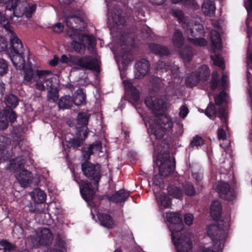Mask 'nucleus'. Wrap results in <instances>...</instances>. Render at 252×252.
Instances as JSON below:
<instances>
[{"label": "nucleus", "mask_w": 252, "mask_h": 252, "mask_svg": "<svg viewBox=\"0 0 252 252\" xmlns=\"http://www.w3.org/2000/svg\"><path fill=\"white\" fill-rule=\"evenodd\" d=\"M135 66L139 73L137 74L138 78L144 77L149 72L150 68L149 62L144 59L137 61Z\"/></svg>", "instance_id": "obj_16"}, {"label": "nucleus", "mask_w": 252, "mask_h": 252, "mask_svg": "<svg viewBox=\"0 0 252 252\" xmlns=\"http://www.w3.org/2000/svg\"><path fill=\"white\" fill-rule=\"evenodd\" d=\"M226 96L227 94L224 91L221 92L219 95L215 97L216 104L220 105L224 102H226Z\"/></svg>", "instance_id": "obj_48"}, {"label": "nucleus", "mask_w": 252, "mask_h": 252, "mask_svg": "<svg viewBox=\"0 0 252 252\" xmlns=\"http://www.w3.org/2000/svg\"><path fill=\"white\" fill-rule=\"evenodd\" d=\"M35 83V88L40 91H44L45 90V86L44 84V81L43 80V78H38L37 77L34 81Z\"/></svg>", "instance_id": "obj_54"}, {"label": "nucleus", "mask_w": 252, "mask_h": 252, "mask_svg": "<svg viewBox=\"0 0 252 252\" xmlns=\"http://www.w3.org/2000/svg\"><path fill=\"white\" fill-rule=\"evenodd\" d=\"M32 200L36 204H42L45 202L46 194L40 189H35L31 193Z\"/></svg>", "instance_id": "obj_26"}, {"label": "nucleus", "mask_w": 252, "mask_h": 252, "mask_svg": "<svg viewBox=\"0 0 252 252\" xmlns=\"http://www.w3.org/2000/svg\"><path fill=\"white\" fill-rule=\"evenodd\" d=\"M66 25L73 31H80L85 27V23L82 18L76 15H70L65 19Z\"/></svg>", "instance_id": "obj_12"}, {"label": "nucleus", "mask_w": 252, "mask_h": 252, "mask_svg": "<svg viewBox=\"0 0 252 252\" xmlns=\"http://www.w3.org/2000/svg\"><path fill=\"white\" fill-rule=\"evenodd\" d=\"M200 80V76L198 72L190 73L186 79V85L187 87H193L196 86Z\"/></svg>", "instance_id": "obj_29"}, {"label": "nucleus", "mask_w": 252, "mask_h": 252, "mask_svg": "<svg viewBox=\"0 0 252 252\" xmlns=\"http://www.w3.org/2000/svg\"><path fill=\"white\" fill-rule=\"evenodd\" d=\"M18 0H8L5 6V10L13 11V15L15 17H20L23 16V13L17 12V4Z\"/></svg>", "instance_id": "obj_39"}, {"label": "nucleus", "mask_w": 252, "mask_h": 252, "mask_svg": "<svg viewBox=\"0 0 252 252\" xmlns=\"http://www.w3.org/2000/svg\"><path fill=\"white\" fill-rule=\"evenodd\" d=\"M89 119V116H88L86 114L83 112H80L78 114L77 116V123L79 125H81L82 126H79L77 128L76 131H78L79 130H81L83 126H86L87 128V125L88 124V121Z\"/></svg>", "instance_id": "obj_36"}, {"label": "nucleus", "mask_w": 252, "mask_h": 252, "mask_svg": "<svg viewBox=\"0 0 252 252\" xmlns=\"http://www.w3.org/2000/svg\"><path fill=\"white\" fill-rule=\"evenodd\" d=\"M51 74V71L48 74H46L42 78L43 81H44V84L45 86V89L48 91L53 89L54 87H57V86L54 84V81H56V78L54 77L48 78V76Z\"/></svg>", "instance_id": "obj_41"}, {"label": "nucleus", "mask_w": 252, "mask_h": 252, "mask_svg": "<svg viewBox=\"0 0 252 252\" xmlns=\"http://www.w3.org/2000/svg\"><path fill=\"white\" fill-rule=\"evenodd\" d=\"M24 71V80L23 83L24 84L32 83L37 77L43 78L46 74H49L50 71L47 70H34L32 68H24L22 69Z\"/></svg>", "instance_id": "obj_8"}, {"label": "nucleus", "mask_w": 252, "mask_h": 252, "mask_svg": "<svg viewBox=\"0 0 252 252\" xmlns=\"http://www.w3.org/2000/svg\"><path fill=\"white\" fill-rule=\"evenodd\" d=\"M8 70L7 62L3 59L0 58V76H3L6 74Z\"/></svg>", "instance_id": "obj_49"}, {"label": "nucleus", "mask_w": 252, "mask_h": 252, "mask_svg": "<svg viewBox=\"0 0 252 252\" xmlns=\"http://www.w3.org/2000/svg\"><path fill=\"white\" fill-rule=\"evenodd\" d=\"M173 15L179 20H182L184 17L183 11L179 9H175L173 11Z\"/></svg>", "instance_id": "obj_64"}, {"label": "nucleus", "mask_w": 252, "mask_h": 252, "mask_svg": "<svg viewBox=\"0 0 252 252\" xmlns=\"http://www.w3.org/2000/svg\"><path fill=\"white\" fill-rule=\"evenodd\" d=\"M172 41L176 48L180 49L184 44L185 38L180 29H176L173 33Z\"/></svg>", "instance_id": "obj_25"}, {"label": "nucleus", "mask_w": 252, "mask_h": 252, "mask_svg": "<svg viewBox=\"0 0 252 252\" xmlns=\"http://www.w3.org/2000/svg\"><path fill=\"white\" fill-rule=\"evenodd\" d=\"M0 246L3 247L4 252H11L15 249V246L6 239L0 240Z\"/></svg>", "instance_id": "obj_42"}, {"label": "nucleus", "mask_w": 252, "mask_h": 252, "mask_svg": "<svg viewBox=\"0 0 252 252\" xmlns=\"http://www.w3.org/2000/svg\"><path fill=\"white\" fill-rule=\"evenodd\" d=\"M124 83L128 101L132 103L138 102L140 100V92L139 90L129 81H124Z\"/></svg>", "instance_id": "obj_13"}, {"label": "nucleus", "mask_w": 252, "mask_h": 252, "mask_svg": "<svg viewBox=\"0 0 252 252\" xmlns=\"http://www.w3.org/2000/svg\"><path fill=\"white\" fill-rule=\"evenodd\" d=\"M38 204L35 203V204H32V203H30L29 207V211L32 213H38L40 212V210L38 208Z\"/></svg>", "instance_id": "obj_62"}, {"label": "nucleus", "mask_w": 252, "mask_h": 252, "mask_svg": "<svg viewBox=\"0 0 252 252\" xmlns=\"http://www.w3.org/2000/svg\"><path fill=\"white\" fill-rule=\"evenodd\" d=\"M203 31V26L202 24L195 22L192 27L190 25H188L187 32L192 37H196L198 35V33Z\"/></svg>", "instance_id": "obj_34"}, {"label": "nucleus", "mask_w": 252, "mask_h": 252, "mask_svg": "<svg viewBox=\"0 0 252 252\" xmlns=\"http://www.w3.org/2000/svg\"><path fill=\"white\" fill-rule=\"evenodd\" d=\"M149 48L151 51L159 56H165L169 54L168 48L164 46L156 43H150Z\"/></svg>", "instance_id": "obj_22"}, {"label": "nucleus", "mask_w": 252, "mask_h": 252, "mask_svg": "<svg viewBox=\"0 0 252 252\" xmlns=\"http://www.w3.org/2000/svg\"><path fill=\"white\" fill-rule=\"evenodd\" d=\"M193 220V216L191 214H186L184 216V222L185 223L190 226L192 224Z\"/></svg>", "instance_id": "obj_60"}, {"label": "nucleus", "mask_w": 252, "mask_h": 252, "mask_svg": "<svg viewBox=\"0 0 252 252\" xmlns=\"http://www.w3.org/2000/svg\"><path fill=\"white\" fill-rule=\"evenodd\" d=\"M24 163V161L12 159L10 161L9 168L18 173L17 179L21 186L27 187L32 182V173L25 168Z\"/></svg>", "instance_id": "obj_5"}, {"label": "nucleus", "mask_w": 252, "mask_h": 252, "mask_svg": "<svg viewBox=\"0 0 252 252\" xmlns=\"http://www.w3.org/2000/svg\"><path fill=\"white\" fill-rule=\"evenodd\" d=\"M100 224L108 228H113L115 224L113 218L107 214L101 213L98 215Z\"/></svg>", "instance_id": "obj_24"}, {"label": "nucleus", "mask_w": 252, "mask_h": 252, "mask_svg": "<svg viewBox=\"0 0 252 252\" xmlns=\"http://www.w3.org/2000/svg\"><path fill=\"white\" fill-rule=\"evenodd\" d=\"M79 187L80 192L82 197L86 202H91L94 199L95 191L93 187V183L90 181L86 180L82 181Z\"/></svg>", "instance_id": "obj_9"}, {"label": "nucleus", "mask_w": 252, "mask_h": 252, "mask_svg": "<svg viewBox=\"0 0 252 252\" xmlns=\"http://www.w3.org/2000/svg\"><path fill=\"white\" fill-rule=\"evenodd\" d=\"M8 49V42L4 36H0V51H5Z\"/></svg>", "instance_id": "obj_55"}, {"label": "nucleus", "mask_w": 252, "mask_h": 252, "mask_svg": "<svg viewBox=\"0 0 252 252\" xmlns=\"http://www.w3.org/2000/svg\"><path fill=\"white\" fill-rule=\"evenodd\" d=\"M217 114V110L215 108V106L210 104L206 108V115H207L210 118L216 117Z\"/></svg>", "instance_id": "obj_52"}, {"label": "nucleus", "mask_w": 252, "mask_h": 252, "mask_svg": "<svg viewBox=\"0 0 252 252\" xmlns=\"http://www.w3.org/2000/svg\"><path fill=\"white\" fill-rule=\"evenodd\" d=\"M179 55L185 62L189 63L192 60L193 56L191 47H186L180 51Z\"/></svg>", "instance_id": "obj_38"}, {"label": "nucleus", "mask_w": 252, "mask_h": 252, "mask_svg": "<svg viewBox=\"0 0 252 252\" xmlns=\"http://www.w3.org/2000/svg\"><path fill=\"white\" fill-rule=\"evenodd\" d=\"M53 234L49 228H42L38 233L37 240L40 245L47 246L51 243Z\"/></svg>", "instance_id": "obj_14"}, {"label": "nucleus", "mask_w": 252, "mask_h": 252, "mask_svg": "<svg viewBox=\"0 0 252 252\" xmlns=\"http://www.w3.org/2000/svg\"><path fill=\"white\" fill-rule=\"evenodd\" d=\"M129 195V192H127L125 189H120L111 195L107 196V199L110 202L119 204L124 203Z\"/></svg>", "instance_id": "obj_15"}, {"label": "nucleus", "mask_w": 252, "mask_h": 252, "mask_svg": "<svg viewBox=\"0 0 252 252\" xmlns=\"http://www.w3.org/2000/svg\"><path fill=\"white\" fill-rule=\"evenodd\" d=\"M48 100L50 101L55 102L59 98V90L58 87H54L53 89L48 91Z\"/></svg>", "instance_id": "obj_43"}, {"label": "nucleus", "mask_w": 252, "mask_h": 252, "mask_svg": "<svg viewBox=\"0 0 252 252\" xmlns=\"http://www.w3.org/2000/svg\"><path fill=\"white\" fill-rule=\"evenodd\" d=\"M207 234L212 239L215 249H221V245L225 241V232L218 223L210 224L207 228Z\"/></svg>", "instance_id": "obj_6"}, {"label": "nucleus", "mask_w": 252, "mask_h": 252, "mask_svg": "<svg viewBox=\"0 0 252 252\" xmlns=\"http://www.w3.org/2000/svg\"><path fill=\"white\" fill-rule=\"evenodd\" d=\"M72 100L73 103L77 106L86 104V94L83 89L79 88L75 92L73 95Z\"/></svg>", "instance_id": "obj_21"}, {"label": "nucleus", "mask_w": 252, "mask_h": 252, "mask_svg": "<svg viewBox=\"0 0 252 252\" xmlns=\"http://www.w3.org/2000/svg\"><path fill=\"white\" fill-rule=\"evenodd\" d=\"M213 49L220 50L221 47V38L218 32L212 30L210 33Z\"/></svg>", "instance_id": "obj_28"}, {"label": "nucleus", "mask_w": 252, "mask_h": 252, "mask_svg": "<svg viewBox=\"0 0 252 252\" xmlns=\"http://www.w3.org/2000/svg\"><path fill=\"white\" fill-rule=\"evenodd\" d=\"M150 82L153 87L156 89L159 90L161 86V80L159 77L152 76L150 78Z\"/></svg>", "instance_id": "obj_53"}, {"label": "nucleus", "mask_w": 252, "mask_h": 252, "mask_svg": "<svg viewBox=\"0 0 252 252\" xmlns=\"http://www.w3.org/2000/svg\"><path fill=\"white\" fill-rule=\"evenodd\" d=\"M9 56L13 65L17 69H24L26 66L23 53L10 55Z\"/></svg>", "instance_id": "obj_19"}, {"label": "nucleus", "mask_w": 252, "mask_h": 252, "mask_svg": "<svg viewBox=\"0 0 252 252\" xmlns=\"http://www.w3.org/2000/svg\"><path fill=\"white\" fill-rule=\"evenodd\" d=\"M167 221L171 224V239L175 246L176 252H188L192 249L191 239L181 231L183 229L182 218L178 213H168L166 214Z\"/></svg>", "instance_id": "obj_2"}, {"label": "nucleus", "mask_w": 252, "mask_h": 252, "mask_svg": "<svg viewBox=\"0 0 252 252\" xmlns=\"http://www.w3.org/2000/svg\"><path fill=\"white\" fill-rule=\"evenodd\" d=\"M89 148L93 151H98L102 148L101 142L100 141H95L90 145Z\"/></svg>", "instance_id": "obj_61"}, {"label": "nucleus", "mask_w": 252, "mask_h": 252, "mask_svg": "<svg viewBox=\"0 0 252 252\" xmlns=\"http://www.w3.org/2000/svg\"><path fill=\"white\" fill-rule=\"evenodd\" d=\"M219 75L216 71L212 73V79L210 83V87L212 90H215L218 86Z\"/></svg>", "instance_id": "obj_51"}, {"label": "nucleus", "mask_w": 252, "mask_h": 252, "mask_svg": "<svg viewBox=\"0 0 252 252\" xmlns=\"http://www.w3.org/2000/svg\"><path fill=\"white\" fill-rule=\"evenodd\" d=\"M36 4H32L31 5H29L24 8L23 12V15H25L27 18H30L32 17V14L36 10Z\"/></svg>", "instance_id": "obj_46"}, {"label": "nucleus", "mask_w": 252, "mask_h": 252, "mask_svg": "<svg viewBox=\"0 0 252 252\" xmlns=\"http://www.w3.org/2000/svg\"><path fill=\"white\" fill-rule=\"evenodd\" d=\"M189 112V109L187 106L182 105L180 109L179 115L181 118L184 119L188 114Z\"/></svg>", "instance_id": "obj_59"}, {"label": "nucleus", "mask_w": 252, "mask_h": 252, "mask_svg": "<svg viewBox=\"0 0 252 252\" xmlns=\"http://www.w3.org/2000/svg\"><path fill=\"white\" fill-rule=\"evenodd\" d=\"M71 46L73 49L78 53H84L86 50V44L83 41L78 40V34L76 38H73L71 42Z\"/></svg>", "instance_id": "obj_30"}, {"label": "nucleus", "mask_w": 252, "mask_h": 252, "mask_svg": "<svg viewBox=\"0 0 252 252\" xmlns=\"http://www.w3.org/2000/svg\"><path fill=\"white\" fill-rule=\"evenodd\" d=\"M78 40H80L84 43V41L88 44V49L93 48L95 46V40L94 37L90 34H86L82 33H78Z\"/></svg>", "instance_id": "obj_32"}, {"label": "nucleus", "mask_w": 252, "mask_h": 252, "mask_svg": "<svg viewBox=\"0 0 252 252\" xmlns=\"http://www.w3.org/2000/svg\"><path fill=\"white\" fill-rule=\"evenodd\" d=\"M23 49V44L21 40L15 36L10 39V46L9 47V54H16L23 53L22 52Z\"/></svg>", "instance_id": "obj_20"}, {"label": "nucleus", "mask_w": 252, "mask_h": 252, "mask_svg": "<svg viewBox=\"0 0 252 252\" xmlns=\"http://www.w3.org/2000/svg\"><path fill=\"white\" fill-rule=\"evenodd\" d=\"M217 189L219 196L223 199L230 201L236 197L234 190L232 189L229 184L226 182H220L217 186Z\"/></svg>", "instance_id": "obj_11"}, {"label": "nucleus", "mask_w": 252, "mask_h": 252, "mask_svg": "<svg viewBox=\"0 0 252 252\" xmlns=\"http://www.w3.org/2000/svg\"><path fill=\"white\" fill-rule=\"evenodd\" d=\"M167 190L168 194L173 197L180 199L182 197L183 195V192L180 188L176 187L172 185H170L167 186Z\"/></svg>", "instance_id": "obj_35"}, {"label": "nucleus", "mask_w": 252, "mask_h": 252, "mask_svg": "<svg viewBox=\"0 0 252 252\" xmlns=\"http://www.w3.org/2000/svg\"><path fill=\"white\" fill-rule=\"evenodd\" d=\"M219 117L224 122L226 121L227 114L225 112V108L223 107H220L219 110Z\"/></svg>", "instance_id": "obj_58"}, {"label": "nucleus", "mask_w": 252, "mask_h": 252, "mask_svg": "<svg viewBox=\"0 0 252 252\" xmlns=\"http://www.w3.org/2000/svg\"><path fill=\"white\" fill-rule=\"evenodd\" d=\"M183 191L188 196H193L196 193L193 185L189 183H186L183 186Z\"/></svg>", "instance_id": "obj_44"}, {"label": "nucleus", "mask_w": 252, "mask_h": 252, "mask_svg": "<svg viewBox=\"0 0 252 252\" xmlns=\"http://www.w3.org/2000/svg\"><path fill=\"white\" fill-rule=\"evenodd\" d=\"M216 7L213 1L208 0L206 2V14L212 16L214 14Z\"/></svg>", "instance_id": "obj_47"}, {"label": "nucleus", "mask_w": 252, "mask_h": 252, "mask_svg": "<svg viewBox=\"0 0 252 252\" xmlns=\"http://www.w3.org/2000/svg\"><path fill=\"white\" fill-rule=\"evenodd\" d=\"M81 169L84 176L93 183L94 186L97 187L101 178L100 165L86 161L82 163Z\"/></svg>", "instance_id": "obj_4"}, {"label": "nucleus", "mask_w": 252, "mask_h": 252, "mask_svg": "<svg viewBox=\"0 0 252 252\" xmlns=\"http://www.w3.org/2000/svg\"><path fill=\"white\" fill-rule=\"evenodd\" d=\"M94 153V152L91 149H90L89 147L87 148V150H85L83 152V157L86 160V161H88V160L90 158V157Z\"/></svg>", "instance_id": "obj_63"}, {"label": "nucleus", "mask_w": 252, "mask_h": 252, "mask_svg": "<svg viewBox=\"0 0 252 252\" xmlns=\"http://www.w3.org/2000/svg\"><path fill=\"white\" fill-rule=\"evenodd\" d=\"M9 138L5 136H0V151L3 150L10 144Z\"/></svg>", "instance_id": "obj_50"}, {"label": "nucleus", "mask_w": 252, "mask_h": 252, "mask_svg": "<svg viewBox=\"0 0 252 252\" xmlns=\"http://www.w3.org/2000/svg\"><path fill=\"white\" fill-rule=\"evenodd\" d=\"M145 103L152 113L156 117L150 125V134L155 151H159L160 148L168 149L171 142V138L167 135L164 136L172 130L173 122L171 117L163 115L166 110V104L161 98L147 97Z\"/></svg>", "instance_id": "obj_1"}, {"label": "nucleus", "mask_w": 252, "mask_h": 252, "mask_svg": "<svg viewBox=\"0 0 252 252\" xmlns=\"http://www.w3.org/2000/svg\"><path fill=\"white\" fill-rule=\"evenodd\" d=\"M74 64L80 66L82 69L97 71L99 67L95 61L91 59L90 56L78 57L72 61Z\"/></svg>", "instance_id": "obj_10"}, {"label": "nucleus", "mask_w": 252, "mask_h": 252, "mask_svg": "<svg viewBox=\"0 0 252 252\" xmlns=\"http://www.w3.org/2000/svg\"><path fill=\"white\" fill-rule=\"evenodd\" d=\"M210 214L214 220H219L220 219L222 214V206L218 200L213 201L210 205Z\"/></svg>", "instance_id": "obj_18"}, {"label": "nucleus", "mask_w": 252, "mask_h": 252, "mask_svg": "<svg viewBox=\"0 0 252 252\" xmlns=\"http://www.w3.org/2000/svg\"><path fill=\"white\" fill-rule=\"evenodd\" d=\"M158 204L159 207H162L163 208H170L172 205V200L165 193H161L157 199Z\"/></svg>", "instance_id": "obj_31"}, {"label": "nucleus", "mask_w": 252, "mask_h": 252, "mask_svg": "<svg viewBox=\"0 0 252 252\" xmlns=\"http://www.w3.org/2000/svg\"><path fill=\"white\" fill-rule=\"evenodd\" d=\"M189 40L195 45H199L201 46H205V38H196V37H195V38H194V39L189 38Z\"/></svg>", "instance_id": "obj_56"}, {"label": "nucleus", "mask_w": 252, "mask_h": 252, "mask_svg": "<svg viewBox=\"0 0 252 252\" xmlns=\"http://www.w3.org/2000/svg\"><path fill=\"white\" fill-rule=\"evenodd\" d=\"M175 159H171L169 152L168 150L160 151L157 156V164L158 166L159 173L163 177L172 174L175 169Z\"/></svg>", "instance_id": "obj_3"}, {"label": "nucleus", "mask_w": 252, "mask_h": 252, "mask_svg": "<svg viewBox=\"0 0 252 252\" xmlns=\"http://www.w3.org/2000/svg\"><path fill=\"white\" fill-rule=\"evenodd\" d=\"M216 49H213L214 55H211V59L214 61V63L221 69L225 68L224 63L222 57L216 52Z\"/></svg>", "instance_id": "obj_40"}, {"label": "nucleus", "mask_w": 252, "mask_h": 252, "mask_svg": "<svg viewBox=\"0 0 252 252\" xmlns=\"http://www.w3.org/2000/svg\"><path fill=\"white\" fill-rule=\"evenodd\" d=\"M4 101L6 105L5 107H9L13 109L16 108L19 103L18 97L12 94H6L4 98Z\"/></svg>", "instance_id": "obj_27"}, {"label": "nucleus", "mask_w": 252, "mask_h": 252, "mask_svg": "<svg viewBox=\"0 0 252 252\" xmlns=\"http://www.w3.org/2000/svg\"><path fill=\"white\" fill-rule=\"evenodd\" d=\"M205 143V140L199 135H195L194 136L190 141V145L192 147H196L198 148V147L201 146Z\"/></svg>", "instance_id": "obj_45"}, {"label": "nucleus", "mask_w": 252, "mask_h": 252, "mask_svg": "<svg viewBox=\"0 0 252 252\" xmlns=\"http://www.w3.org/2000/svg\"><path fill=\"white\" fill-rule=\"evenodd\" d=\"M130 55V50L127 46L125 45L121 48L119 53V56L123 64L128 63L130 61L129 56Z\"/></svg>", "instance_id": "obj_37"}, {"label": "nucleus", "mask_w": 252, "mask_h": 252, "mask_svg": "<svg viewBox=\"0 0 252 252\" xmlns=\"http://www.w3.org/2000/svg\"><path fill=\"white\" fill-rule=\"evenodd\" d=\"M73 104L72 97L66 95L61 97L58 102V106L60 109H64L70 108Z\"/></svg>", "instance_id": "obj_33"}, {"label": "nucleus", "mask_w": 252, "mask_h": 252, "mask_svg": "<svg viewBox=\"0 0 252 252\" xmlns=\"http://www.w3.org/2000/svg\"><path fill=\"white\" fill-rule=\"evenodd\" d=\"M53 31L57 33H60L63 31L64 26L61 23H58L52 27Z\"/></svg>", "instance_id": "obj_57"}, {"label": "nucleus", "mask_w": 252, "mask_h": 252, "mask_svg": "<svg viewBox=\"0 0 252 252\" xmlns=\"http://www.w3.org/2000/svg\"><path fill=\"white\" fill-rule=\"evenodd\" d=\"M82 129L81 131H76L77 137L70 138L66 141V146L68 148L76 150L83 144L84 141L88 137L89 129L85 126Z\"/></svg>", "instance_id": "obj_7"}, {"label": "nucleus", "mask_w": 252, "mask_h": 252, "mask_svg": "<svg viewBox=\"0 0 252 252\" xmlns=\"http://www.w3.org/2000/svg\"><path fill=\"white\" fill-rule=\"evenodd\" d=\"M13 109L9 107H4L1 113V120H6L12 125L17 118V115Z\"/></svg>", "instance_id": "obj_23"}, {"label": "nucleus", "mask_w": 252, "mask_h": 252, "mask_svg": "<svg viewBox=\"0 0 252 252\" xmlns=\"http://www.w3.org/2000/svg\"><path fill=\"white\" fill-rule=\"evenodd\" d=\"M112 16L113 21L117 26H124L126 20L123 15V12L121 8L118 6L114 7L112 12Z\"/></svg>", "instance_id": "obj_17"}]
</instances>
